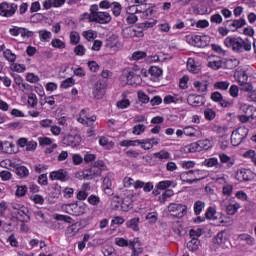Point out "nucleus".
<instances>
[{
    "instance_id": "ddd939ff",
    "label": "nucleus",
    "mask_w": 256,
    "mask_h": 256,
    "mask_svg": "<svg viewBox=\"0 0 256 256\" xmlns=\"http://www.w3.org/2000/svg\"><path fill=\"white\" fill-rule=\"evenodd\" d=\"M66 213L74 217H81V215H85V213H87V207L85 206V204L83 205H79L77 203L68 204L66 205Z\"/></svg>"
},
{
    "instance_id": "a211bd4d",
    "label": "nucleus",
    "mask_w": 256,
    "mask_h": 256,
    "mask_svg": "<svg viewBox=\"0 0 256 256\" xmlns=\"http://www.w3.org/2000/svg\"><path fill=\"white\" fill-rule=\"evenodd\" d=\"M67 3V0H45L42 3V7L45 11H49V9H59L63 7L64 4Z\"/></svg>"
},
{
    "instance_id": "5fc2aeb1",
    "label": "nucleus",
    "mask_w": 256,
    "mask_h": 256,
    "mask_svg": "<svg viewBox=\"0 0 256 256\" xmlns=\"http://www.w3.org/2000/svg\"><path fill=\"white\" fill-rule=\"evenodd\" d=\"M184 135L186 137H197V130L193 126L184 127Z\"/></svg>"
},
{
    "instance_id": "603ef678",
    "label": "nucleus",
    "mask_w": 256,
    "mask_h": 256,
    "mask_svg": "<svg viewBox=\"0 0 256 256\" xmlns=\"http://www.w3.org/2000/svg\"><path fill=\"white\" fill-rule=\"evenodd\" d=\"M214 133H217V135H225L227 131H229V128L227 126H221V125H214L213 126Z\"/></svg>"
},
{
    "instance_id": "aec40b11",
    "label": "nucleus",
    "mask_w": 256,
    "mask_h": 256,
    "mask_svg": "<svg viewBox=\"0 0 256 256\" xmlns=\"http://www.w3.org/2000/svg\"><path fill=\"white\" fill-rule=\"evenodd\" d=\"M80 141L81 138L78 135L68 134L63 138L62 143L66 145V147H77Z\"/></svg>"
},
{
    "instance_id": "052dcab7",
    "label": "nucleus",
    "mask_w": 256,
    "mask_h": 256,
    "mask_svg": "<svg viewBox=\"0 0 256 256\" xmlns=\"http://www.w3.org/2000/svg\"><path fill=\"white\" fill-rule=\"evenodd\" d=\"M140 140H123L120 142L121 147H137Z\"/></svg>"
},
{
    "instance_id": "ea45409f",
    "label": "nucleus",
    "mask_w": 256,
    "mask_h": 256,
    "mask_svg": "<svg viewBox=\"0 0 256 256\" xmlns=\"http://www.w3.org/2000/svg\"><path fill=\"white\" fill-rule=\"evenodd\" d=\"M186 41L192 47H199V35L190 34L186 36Z\"/></svg>"
},
{
    "instance_id": "393cba45",
    "label": "nucleus",
    "mask_w": 256,
    "mask_h": 256,
    "mask_svg": "<svg viewBox=\"0 0 256 256\" xmlns=\"http://www.w3.org/2000/svg\"><path fill=\"white\" fill-rule=\"evenodd\" d=\"M187 103L191 107H201L203 105V98L200 95L190 94L187 98Z\"/></svg>"
},
{
    "instance_id": "69168bd1",
    "label": "nucleus",
    "mask_w": 256,
    "mask_h": 256,
    "mask_svg": "<svg viewBox=\"0 0 256 256\" xmlns=\"http://www.w3.org/2000/svg\"><path fill=\"white\" fill-rule=\"evenodd\" d=\"M88 203L96 207L97 205H99V203H101V198L95 194H91L88 197Z\"/></svg>"
},
{
    "instance_id": "473e14b6",
    "label": "nucleus",
    "mask_w": 256,
    "mask_h": 256,
    "mask_svg": "<svg viewBox=\"0 0 256 256\" xmlns=\"http://www.w3.org/2000/svg\"><path fill=\"white\" fill-rule=\"evenodd\" d=\"M110 9L114 17H120L121 11H123V6L119 2H112Z\"/></svg>"
},
{
    "instance_id": "b1692460",
    "label": "nucleus",
    "mask_w": 256,
    "mask_h": 256,
    "mask_svg": "<svg viewBox=\"0 0 256 256\" xmlns=\"http://www.w3.org/2000/svg\"><path fill=\"white\" fill-rule=\"evenodd\" d=\"M121 209L125 212L133 209V194H129L121 199Z\"/></svg>"
},
{
    "instance_id": "f3484780",
    "label": "nucleus",
    "mask_w": 256,
    "mask_h": 256,
    "mask_svg": "<svg viewBox=\"0 0 256 256\" xmlns=\"http://www.w3.org/2000/svg\"><path fill=\"white\" fill-rule=\"evenodd\" d=\"M111 14L109 12L100 11L97 15H94L92 23H99L100 25H108L111 23Z\"/></svg>"
},
{
    "instance_id": "bf43d9fd",
    "label": "nucleus",
    "mask_w": 256,
    "mask_h": 256,
    "mask_svg": "<svg viewBox=\"0 0 256 256\" xmlns=\"http://www.w3.org/2000/svg\"><path fill=\"white\" fill-rule=\"evenodd\" d=\"M37 103H39L37 95L33 92L28 94V105H30V107H37Z\"/></svg>"
},
{
    "instance_id": "9d476101",
    "label": "nucleus",
    "mask_w": 256,
    "mask_h": 256,
    "mask_svg": "<svg viewBox=\"0 0 256 256\" xmlns=\"http://www.w3.org/2000/svg\"><path fill=\"white\" fill-rule=\"evenodd\" d=\"M18 8L16 3L2 2L0 3V15L7 18L13 17Z\"/></svg>"
},
{
    "instance_id": "c85d7f7f",
    "label": "nucleus",
    "mask_w": 256,
    "mask_h": 256,
    "mask_svg": "<svg viewBox=\"0 0 256 256\" xmlns=\"http://www.w3.org/2000/svg\"><path fill=\"white\" fill-rule=\"evenodd\" d=\"M238 239L240 241H244L246 243V245H248L249 247H253L256 243L255 237L249 235V234H240L238 236Z\"/></svg>"
},
{
    "instance_id": "423d86ee",
    "label": "nucleus",
    "mask_w": 256,
    "mask_h": 256,
    "mask_svg": "<svg viewBox=\"0 0 256 256\" xmlns=\"http://www.w3.org/2000/svg\"><path fill=\"white\" fill-rule=\"evenodd\" d=\"M201 179H203V176H201V170L199 169L184 171L180 174V180L189 185H193V183H197Z\"/></svg>"
},
{
    "instance_id": "7ed1b4c3",
    "label": "nucleus",
    "mask_w": 256,
    "mask_h": 256,
    "mask_svg": "<svg viewBox=\"0 0 256 256\" xmlns=\"http://www.w3.org/2000/svg\"><path fill=\"white\" fill-rule=\"evenodd\" d=\"M76 120L81 125H85L86 127H90V129H95V123L97 122V115H91V109L83 108L80 110L77 115Z\"/></svg>"
},
{
    "instance_id": "8fccbe9b",
    "label": "nucleus",
    "mask_w": 256,
    "mask_h": 256,
    "mask_svg": "<svg viewBox=\"0 0 256 256\" xmlns=\"http://www.w3.org/2000/svg\"><path fill=\"white\" fill-rule=\"evenodd\" d=\"M139 146L141 147V149H144V151H149L153 147V144L151 143L149 138H146L139 141Z\"/></svg>"
},
{
    "instance_id": "680f3d73",
    "label": "nucleus",
    "mask_w": 256,
    "mask_h": 256,
    "mask_svg": "<svg viewBox=\"0 0 256 256\" xmlns=\"http://www.w3.org/2000/svg\"><path fill=\"white\" fill-rule=\"evenodd\" d=\"M116 107L118 109H127L128 107H131V101L129 99H122V100H119L117 103H116Z\"/></svg>"
},
{
    "instance_id": "37998d69",
    "label": "nucleus",
    "mask_w": 256,
    "mask_h": 256,
    "mask_svg": "<svg viewBox=\"0 0 256 256\" xmlns=\"http://www.w3.org/2000/svg\"><path fill=\"white\" fill-rule=\"evenodd\" d=\"M200 151H209L213 147V143L209 139L199 140Z\"/></svg>"
},
{
    "instance_id": "c03bdc74",
    "label": "nucleus",
    "mask_w": 256,
    "mask_h": 256,
    "mask_svg": "<svg viewBox=\"0 0 256 256\" xmlns=\"http://www.w3.org/2000/svg\"><path fill=\"white\" fill-rule=\"evenodd\" d=\"M79 43H81V35L79 32H70V45H79Z\"/></svg>"
},
{
    "instance_id": "c9c22d12",
    "label": "nucleus",
    "mask_w": 256,
    "mask_h": 256,
    "mask_svg": "<svg viewBox=\"0 0 256 256\" xmlns=\"http://www.w3.org/2000/svg\"><path fill=\"white\" fill-rule=\"evenodd\" d=\"M3 153L13 154L15 153V144L13 142L5 141L2 144Z\"/></svg>"
},
{
    "instance_id": "09e8293b",
    "label": "nucleus",
    "mask_w": 256,
    "mask_h": 256,
    "mask_svg": "<svg viewBox=\"0 0 256 256\" xmlns=\"http://www.w3.org/2000/svg\"><path fill=\"white\" fill-rule=\"evenodd\" d=\"M215 215H217V210L214 207L210 206L205 212V219H208L209 221H211V219L215 220L217 219Z\"/></svg>"
},
{
    "instance_id": "f03ea898",
    "label": "nucleus",
    "mask_w": 256,
    "mask_h": 256,
    "mask_svg": "<svg viewBox=\"0 0 256 256\" xmlns=\"http://www.w3.org/2000/svg\"><path fill=\"white\" fill-rule=\"evenodd\" d=\"M234 79L240 85V91H244L245 93H249V91H253V83L249 80V74L247 71L240 69L234 73Z\"/></svg>"
},
{
    "instance_id": "13d9d810",
    "label": "nucleus",
    "mask_w": 256,
    "mask_h": 256,
    "mask_svg": "<svg viewBox=\"0 0 256 256\" xmlns=\"http://www.w3.org/2000/svg\"><path fill=\"white\" fill-rule=\"evenodd\" d=\"M134 5L140 9H153L151 4H147V0H134Z\"/></svg>"
},
{
    "instance_id": "a878e982",
    "label": "nucleus",
    "mask_w": 256,
    "mask_h": 256,
    "mask_svg": "<svg viewBox=\"0 0 256 256\" xmlns=\"http://www.w3.org/2000/svg\"><path fill=\"white\" fill-rule=\"evenodd\" d=\"M13 169L16 175L20 177V179H27V177H29V169L27 166H20L19 164H15Z\"/></svg>"
},
{
    "instance_id": "5701e85b",
    "label": "nucleus",
    "mask_w": 256,
    "mask_h": 256,
    "mask_svg": "<svg viewBox=\"0 0 256 256\" xmlns=\"http://www.w3.org/2000/svg\"><path fill=\"white\" fill-rule=\"evenodd\" d=\"M186 67L189 73H193V75H197L201 71V64L195 61V58H188Z\"/></svg>"
},
{
    "instance_id": "dca6fc26",
    "label": "nucleus",
    "mask_w": 256,
    "mask_h": 256,
    "mask_svg": "<svg viewBox=\"0 0 256 256\" xmlns=\"http://www.w3.org/2000/svg\"><path fill=\"white\" fill-rule=\"evenodd\" d=\"M107 89V84L105 82L98 80L93 88V95L95 99H103L105 96V91Z\"/></svg>"
},
{
    "instance_id": "e433bc0d",
    "label": "nucleus",
    "mask_w": 256,
    "mask_h": 256,
    "mask_svg": "<svg viewBox=\"0 0 256 256\" xmlns=\"http://www.w3.org/2000/svg\"><path fill=\"white\" fill-rule=\"evenodd\" d=\"M227 242V236L225 235V231H220L215 237H214V243L216 245H225Z\"/></svg>"
},
{
    "instance_id": "f704fd0d",
    "label": "nucleus",
    "mask_w": 256,
    "mask_h": 256,
    "mask_svg": "<svg viewBox=\"0 0 256 256\" xmlns=\"http://www.w3.org/2000/svg\"><path fill=\"white\" fill-rule=\"evenodd\" d=\"M76 233H79V226L77 223H73L67 227L65 235L66 237H75Z\"/></svg>"
},
{
    "instance_id": "f257e3e1",
    "label": "nucleus",
    "mask_w": 256,
    "mask_h": 256,
    "mask_svg": "<svg viewBox=\"0 0 256 256\" xmlns=\"http://www.w3.org/2000/svg\"><path fill=\"white\" fill-rule=\"evenodd\" d=\"M224 45L227 49H231L233 53H249L253 48L249 38H242L241 36H227L224 40Z\"/></svg>"
},
{
    "instance_id": "4d7b16f0",
    "label": "nucleus",
    "mask_w": 256,
    "mask_h": 256,
    "mask_svg": "<svg viewBox=\"0 0 256 256\" xmlns=\"http://www.w3.org/2000/svg\"><path fill=\"white\" fill-rule=\"evenodd\" d=\"M122 35L126 39H133L135 38V29L132 27L125 28L122 32Z\"/></svg>"
},
{
    "instance_id": "6ab92c4d",
    "label": "nucleus",
    "mask_w": 256,
    "mask_h": 256,
    "mask_svg": "<svg viewBox=\"0 0 256 256\" xmlns=\"http://www.w3.org/2000/svg\"><path fill=\"white\" fill-rule=\"evenodd\" d=\"M236 179L240 181V183L243 181H251V179H253V171H251V169L241 168L236 172Z\"/></svg>"
},
{
    "instance_id": "de8ad7c7",
    "label": "nucleus",
    "mask_w": 256,
    "mask_h": 256,
    "mask_svg": "<svg viewBox=\"0 0 256 256\" xmlns=\"http://www.w3.org/2000/svg\"><path fill=\"white\" fill-rule=\"evenodd\" d=\"M203 209H205V202L198 200L194 203V214L195 215H201L203 212Z\"/></svg>"
},
{
    "instance_id": "4c0bfd02",
    "label": "nucleus",
    "mask_w": 256,
    "mask_h": 256,
    "mask_svg": "<svg viewBox=\"0 0 256 256\" xmlns=\"http://www.w3.org/2000/svg\"><path fill=\"white\" fill-rule=\"evenodd\" d=\"M215 117H217V112L214 109H204V119H206V121H214Z\"/></svg>"
},
{
    "instance_id": "4468645a",
    "label": "nucleus",
    "mask_w": 256,
    "mask_h": 256,
    "mask_svg": "<svg viewBox=\"0 0 256 256\" xmlns=\"http://www.w3.org/2000/svg\"><path fill=\"white\" fill-rule=\"evenodd\" d=\"M235 21L234 19L226 20L222 23V26L218 27V33L222 37H227L229 33H235Z\"/></svg>"
},
{
    "instance_id": "338daca9",
    "label": "nucleus",
    "mask_w": 256,
    "mask_h": 256,
    "mask_svg": "<svg viewBox=\"0 0 256 256\" xmlns=\"http://www.w3.org/2000/svg\"><path fill=\"white\" fill-rule=\"evenodd\" d=\"M240 111L241 113H244V115H251V111H253V106L249 104H241L240 105Z\"/></svg>"
},
{
    "instance_id": "cd10ccee",
    "label": "nucleus",
    "mask_w": 256,
    "mask_h": 256,
    "mask_svg": "<svg viewBox=\"0 0 256 256\" xmlns=\"http://www.w3.org/2000/svg\"><path fill=\"white\" fill-rule=\"evenodd\" d=\"M204 167H216V169H221L222 165L219 164V159H217L216 157H212V158H207L204 160L203 162Z\"/></svg>"
},
{
    "instance_id": "20e7f679",
    "label": "nucleus",
    "mask_w": 256,
    "mask_h": 256,
    "mask_svg": "<svg viewBox=\"0 0 256 256\" xmlns=\"http://www.w3.org/2000/svg\"><path fill=\"white\" fill-rule=\"evenodd\" d=\"M239 65V61L237 59H221L218 58L216 60H212L208 62V67L210 69H213L214 71H217L219 69H234V67H237Z\"/></svg>"
},
{
    "instance_id": "7c9ffc66",
    "label": "nucleus",
    "mask_w": 256,
    "mask_h": 256,
    "mask_svg": "<svg viewBox=\"0 0 256 256\" xmlns=\"http://www.w3.org/2000/svg\"><path fill=\"white\" fill-rule=\"evenodd\" d=\"M211 39L207 35H198V48L205 49V47H209V43Z\"/></svg>"
},
{
    "instance_id": "e2e57ef3",
    "label": "nucleus",
    "mask_w": 256,
    "mask_h": 256,
    "mask_svg": "<svg viewBox=\"0 0 256 256\" xmlns=\"http://www.w3.org/2000/svg\"><path fill=\"white\" fill-rule=\"evenodd\" d=\"M30 200L33 201L36 205H43L45 203V198H43L41 194L31 195Z\"/></svg>"
},
{
    "instance_id": "1a4fd4ad",
    "label": "nucleus",
    "mask_w": 256,
    "mask_h": 256,
    "mask_svg": "<svg viewBox=\"0 0 256 256\" xmlns=\"http://www.w3.org/2000/svg\"><path fill=\"white\" fill-rule=\"evenodd\" d=\"M168 211L172 217L181 219L182 217H185V215H187V205L170 203L168 205Z\"/></svg>"
},
{
    "instance_id": "0e129e2a",
    "label": "nucleus",
    "mask_w": 256,
    "mask_h": 256,
    "mask_svg": "<svg viewBox=\"0 0 256 256\" xmlns=\"http://www.w3.org/2000/svg\"><path fill=\"white\" fill-rule=\"evenodd\" d=\"M73 85H75V80L73 79V77H70L62 81L60 87L61 89H69V87H73Z\"/></svg>"
},
{
    "instance_id": "f8f14e48",
    "label": "nucleus",
    "mask_w": 256,
    "mask_h": 256,
    "mask_svg": "<svg viewBox=\"0 0 256 256\" xmlns=\"http://www.w3.org/2000/svg\"><path fill=\"white\" fill-rule=\"evenodd\" d=\"M12 209H14L15 215L19 216V219L22 221V223L31 221V217L29 216V208H27L25 205L13 204Z\"/></svg>"
},
{
    "instance_id": "6e6d98bb",
    "label": "nucleus",
    "mask_w": 256,
    "mask_h": 256,
    "mask_svg": "<svg viewBox=\"0 0 256 256\" xmlns=\"http://www.w3.org/2000/svg\"><path fill=\"white\" fill-rule=\"evenodd\" d=\"M154 157L156 159H165V160H167V159H171V153H169L166 150H161L159 152L154 153Z\"/></svg>"
},
{
    "instance_id": "2f4dec72",
    "label": "nucleus",
    "mask_w": 256,
    "mask_h": 256,
    "mask_svg": "<svg viewBox=\"0 0 256 256\" xmlns=\"http://www.w3.org/2000/svg\"><path fill=\"white\" fill-rule=\"evenodd\" d=\"M141 219L139 218H132L126 222V227L128 229H132V231H139V223Z\"/></svg>"
},
{
    "instance_id": "c756f323",
    "label": "nucleus",
    "mask_w": 256,
    "mask_h": 256,
    "mask_svg": "<svg viewBox=\"0 0 256 256\" xmlns=\"http://www.w3.org/2000/svg\"><path fill=\"white\" fill-rule=\"evenodd\" d=\"M38 35L42 43H49V41H51V37H53V34L49 30H39Z\"/></svg>"
},
{
    "instance_id": "412c9836",
    "label": "nucleus",
    "mask_w": 256,
    "mask_h": 256,
    "mask_svg": "<svg viewBox=\"0 0 256 256\" xmlns=\"http://www.w3.org/2000/svg\"><path fill=\"white\" fill-rule=\"evenodd\" d=\"M49 178L51 181H61L65 183V181H67V172L65 169H59L58 171L50 172Z\"/></svg>"
},
{
    "instance_id": "58836bf2",
    "label": "nucleus",
    "mask_w": 256,
    "mask_h": 256,
    "mask_svg": "<svg viewBox=\"0 0 256 256\" xmlns=\"http://www.w3.org/2000/svg\"><path fill=\"white\" fill-rule=\"evenodd\" d=\"M3 56L9 63H15V61H17V55H15L11 49L4 50Z\"/></svg>"
},
{
    "instance_id": "a18cd8bd",
    "label": "nucleus",
    "mask_w": 256,
    "mask_h": 256,
    "mask_svg": "<svg viewBox=\"0 0 256 256\" xmlns=\"http://www.w3.org/2000/svg\"><path fill=\"white\" fill-rule=\"evenodd\" d=\"M172 230L176 235H181L183 233V221L177 220L172 222Z\"/></svg>"
},
{
    "instance_id": "9b49d317",
    "label": "nucleus",
    "mask_w": 256,
    "mask_h": 256,
    "mask_svg": "<svg viewBox=\"0 0 256 256\" xmlns=\"http://www.w3.org/2000/svg\"><path fill=\"white\" fill-rule=\"evenodd\" d=\"M105 47L108 51H112L113 53H117L122 47L121 41L119 40V35L112 34L105 40Z\"/></svg>"
},
{
    "instance_id": "3c124183",
    "label": "nucleus",
    "mask_w": 256,
    "mask_h": 256,
    "mask_svg": "<svg viewBox=\"0 0 256 256\" xmlns=\"http://www.w3.org/2000/svg\"><path fill=\"white\" fill-rule=\"evenodd\" d=\"M147 129L145 124H137L132 128L133 135H143V132Z\"/></svg>"
},
{
    "instance_id": "79ce46f5",
    "label": "nucleus",
    "mask_w": 256,
    "mask_h": 256,
    "mask_svg": "<svg viewBox=\"0 0 256 256\" xmlns=\"http://www.w3.org/2000/svg\"><path fill=\"white\" fill-rule=\"evenodd\" d=\"M51 46L54 49H59L60 51H63V49H65V47H67V45L65 44V42H63V40L59 39V38H54L51 41Z\"/></svg>"
},
{
    "instance_id": "49530a36",
    "label": "nucleus",
    "mask_w": 256,
    "mask_h": 256,
    "mask_svg": "<svg viewBox=\"0 0 256 256\" xmlns=\"http://www.w3.org/2000/svg\"><path fill=\"white\" fill-rule=\"evenodd\" d=\"M229 81H218L214 83V89H218L219 91H227L229 89Z\"/></svg>"
},
{
    "instance_id": "2eb2a0df",
    "label": "nucleus",
    "mask_w": 256,
    "mask_h": 256,
    "mask_svg": "<svg viewBox=\"0 0 256 256\" xmlns=\"http://www.w3.org/2000/svg\"><path fill=\"white\" fill-rule=\"evenodd\" d=\"M101 170L98 168H94L91 166L89 169H86L82 172L80 179H84L85 181H91V179H95V177L101 176Z\"/></svg>"
},
{
    "instance_id": "a19ab883",
    "label": "nucleus",
    "mask_w": 256,
    "mask_h": 256,
    "mask_svg": "<svg viewBox=\"0 0 256 256\" xmlns=\"http://www.w3.org/2000/svg\"><path fill=\"white\" fill-rule=\"evenodd\" d=\"M82 37L86 39V41H95L97 39V31L94 30H86L82 32Z\"/></svg>"
},
{
    "instance_id": "0eeeda50",
    "label": "nucleus",
    "mask_w": 256,
    "mask_h": 256,
    "mask_svg": "<svg viewBox=\"0 0 256 256\" xmlns=\"http://www.w3.org/2000/svg\"><path fill=\"white\" fill-rule=\"evenodd\" d=\"M248 134L249 129L245 127H239L234 130L230 137V141L233 147H238V145H241V143H243V139H246Z\"/></svg>"
},
{
    "instance_id": "864d4df0",
    "label": "nucleus",
    "mask_w": 256,
    "mask_h": 256,
    "mask_svg": "<svg viewBox=\"0 0 256 256\" xmlns=\"http://www.w3.org/2000/svg\"><path fill=\"white\" fill-rule=\"evenodd\" d=\"M20 91H22L23 93H25V95H29L31 93H33V86H31V84L24 82L23 84H21L19 86Z\"/></svg>"
},
{
    "instance_id": "6e6552de",
    "label": "nucleus",
    "mask_w": 256,
    "mask_h": 256,
    "mask_svg": "<svg viewBox=\"0 0 256 256\" xmlns=\"http://www.w3.org/2000/svg\"><path fill=\"white\" fill-rule=\"evenodd\" d=\"M127 15H136V13H141L142 19H150L152 17L153 13H155L154 9H147V8H140L136 6V4L128 6L126 8Z\"/></svg>"
},
{
    "instance_id": "72a5a7b5",
    "label": "nucleus",
    "mask_w": 256,
    "mask_h": 256,
    "mask_svg": "<svg viewBox=\"0 0 256 256\" xmlns=\"http://www.w3.org/2000/svg\"><path fill=\"white\" fill-rule=\"evenodd\" d=\"M199 245H201V240H199L198 238H192L187 243V249H189L192 252H195L199 249Z\"/></svg>"
},
{
    "instance_id": "774afa93",
    "label": "nucleus",
    "mask_w": 256,
    "mask_h": 256,
    "mask_svg": "<svg viewBox=\"0 0 256 256\" xmlns=\"http://www.w3.org/2000/svg\"><path fill=\"white\" fill-rule=\"evenodd\" d=\"M27 191V186H17L15 195L16 197H25V195H27Z\"/></svg>"
},
{
    "instance_id": "39448f33",
    "label": "nucleus",
    "mask_w": 256,
    "mask_h": 256,
    "mask_svg": "<svg viewBox=\"0 0 256 256\" xmlns=\"http://www.w3.org/2000/svg\"><path fill=\"white\" fill-rule=\"evenodd\" d=\"M141 68L138 65H134L127 69V84L131 85L132 87H137L143 83V78H141Z\"/></svg>"
},
{
    "instance_id": "bb28decb",
    "label": "nucleus",
    "mask_w": 256,
    "mask_h": 256,
    "mask_svg": "<svg viewBox=\"0 0 256 256\" xmlns=\"http://www.w3.org/2000/svg\"><path fill=\"white\" fill-rule=\"evenodd\" d=\"M219 159H220V163H222L223 165H226L227 169H231V167L235 165V159L231 158V156L225 153H220Z\"/></svg>"
},
{
    "instance_id": "4be33fe9",
    "label": "nucleus",
    "mask_w": 256,
    "mask_h": 256,
    "mask_svg": "<svg viewBox=\"0 0 256 256\" xmlns=\"http://www.w3.org/2000/svg\"><path fill=\"white\" fill-rule=\"evenodd\" d=\"M149 79L153 81V83H157V81L161 80V75H163V70L157 66H152L148 70Z\"/></svg>"
}]
</instances>
